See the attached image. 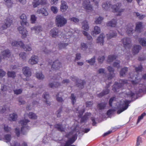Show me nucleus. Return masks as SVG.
<instances>
[{"instance_id": "nucleus-1", "label": "nucleus", "mask_w": 146, "mask_h": 146, "mask_svg": "<svg viewBox=\"0 0 146 146\" xmlns=\"http://www.w3.org/2000/svg\"><path fill=\"white\" fill-rule=\"evenodd\" d=\"M55 23L57 26L62 27L67 23V20L63 16L58 15L56 17Z\"/></svg>"}, {"instance_id": "nucleus-2", "label": "nucleus", "mask_w": 146, "mask_h": 146, "mask_svg": "<svg viewBox=\"0 0 146 146\" xmlns=\"http://www.w3.org/2000/svg\"><path fill=\"white\" fill-rule=\"evenodd\" d=\"M121 3H118L115 5H112L111 6V8L113 12H117L119 13L117 15H120L121 13L124 11V9L121 8Z\"/></svg>"}, {"instance_id": "nucleus-3", "label": "nucleus", "mask_w": 146, "mask_h": 146, "mask_svg": "<svg viewBox=\"0 0 146 146\" xmlns=\"http://www.w3.org/2000/svg\"><path fill=\"white\" fill-rule=\"evenodd\" d=\"M29 121L28 120L25 119L21 120L19 122V123L22 126L21 128V131L24 134H25V132L27 131L29 129V127L26 126L27 123Z\"/></svg>"}, {"instance_id": "nucleus-4", "label": "nucleus", "mask_w": 146, "mask_h": 146, "mask_svg": "<svg viewBox=\"0 0 146 146\" xmlns=\"http://www.w3.org/2000/svg\"><path fill=\"white\" fill-rule=\"evenodd\" d=\"M130 102L127 100L123 101L122 104L119 105V109L117 111V113L119 114L127 109L128 107V104Z\"/></svg>"}, {"instance_id": "nucleus-5", "label": "nucleus", "mask_w": 146, "mask_h": 146, "mask_svg": "<svg viewBox=\"0 0 146 146\" xmlns=\"http://www.w3.org/2000/svg\"><path fill=\"white\" fill-rule=\"evenodd\" d=\"M38 57L36 56L33 55L28 61V63L31 65L37 64L38 62Z\"/></svg>"}, {"instance_id": "nucleus-6", "label": "nucleus", "mask_w": 146, "mask_h": 146, "mask_svg": "<svg viewBox=\"0 0 146 146\" xmlns=\"http://www.w3.org/2000/svg\"><path fill=\"white\" fill-rule=\"evenodd\" d=\"M46 4L45 0H33L32 5L33 7L36 8L40 5H44Z\"/></svg>"}, {"instance_id": "nucleus-7", "label": "nucleus", "mask_w": 146, "mask_h": 146, "mask_svg": "<svg viewBox=\"0 0 146 146\" xmlns=\"http://www.w3.org/2000/svg\"><path fill=\"white\" fill-rule=\"evenodd\" d=\"M121 42L123 43L125 48L127 47L129 48L130 47L131 40L130 38H124L121 40Z\"/></svg>"}, {"instance_id": "nucleus-8", "label": "nucleus", "mask_w": 146, "mask_h": 146, "mask_svg": "<svg viewBox=\"0 0 146 146\" xmlns=\"http://www.w3.org/2000/svg\"><path fill=\"white\" fill-rule=\"evenodd\" d=\"M23 26H21L19 27L18 28V30L19 33L21 34L22 37L24 38L27 36V31Z\"/></svg>"}, {"instance_id": "nucleus-9", "label": "nucleus", "mask_w": 146, "mask_h": 146, "mask_svg": "<svg viewBox=\"0 0 146 146\" xmlns=\"http://www.w3.org/2000/svg\"><path fill=\"white\" fill-rule=\"evenodd\" d=\"M13 23V18H8L5 20V24L2 25V28L4 29L10 27Z\"/></svg>"}, {"instance_id": "nucleus-10", "label": "nucleus", "mask_w": 146, "mask_h": 146, "mask_svg": "<svg viewBox=\"0 0 146 146\" xmlns=\"http://www.w3.org/2000/svg\"><path fill=\"white\" fill-rule=\"evenodd\" d=\"M60 32L58 29L55 28L50 31V35L52 37L56 38L58 36Z\"/></svg>"}, {"instance_id": "nucleus-11", "label": "nucleus", "mask_w": 146, "mask_h": 146, "mask_svg": "<svg viewBox=\"0 0 146 146\" xmlns=\"http://www.w3.org/2000/svg\"><path fill=\"white\" fill-rule=\"evenodd\" d=\"M62 66V64L58 60H56L54 62L52 66V69L57 70L59 69Z\"/></svg>"}, {"instance_id": "nucleus-12", "label": "nucleus", "mask_w": 146, "mask_h": 146, "mask_svg": "<svg viewBox=\"0 0 146 146\" xmlns=\"http://www.w3.org/2000/svg\"><path fill=\"white\" fill-rule=\"evenodd\" d=\"M22 71L23 74L27 77H30L31 75V70L28 67L26 66L23 67Z\"/></svg>"}, {"instance_id": "nucleus-13", "label": "nucleus", "mask_w": 146, "mask_h": 146, "mask_svg": "<svg viewBox=\"0 0 146 146\" xmlns=\"http://www.w3.org/2000/svg\"><path fill=\"white\" fill-rule=\"evenodd\" d=\"M10 55V52L9 50H6L3 51L1 54L0 55V62L3 59H5L7 57H8Z\"/></svg>"}, {"instance_id": "nucleus-14", "label": "nucleus", "mask_w": 146, "mask_h": 146, "mask_svg": "<svg viewBox=\"0 0 146 146\" xmlns=\"http://www.w3.org/2000/svg\"><path fill=\"white\" fill-rule=\"evenodd\" d=\"M20 18L21 20L20 21L21 26H27L28 25V23L27 21V17L24 14H22L20 16Z\"/></svg>"}, {"instance_id": "nucleus-15", "label": "nucleus", "mask_w": 146, "mask_h": 146, "mask_svg": "<svg viewBox=\"0 0 146 146\" xmlns=\"http://www.w3.org/2000/svg\"><path fill=\"white\" fill-rule=\"evenodd\" d=\"M102 6L103 10L108 11L110 10L112 6L110 2L106 1L103 3Z\"/></svg>"}, {"instance_id": "nucleus-16", "label": "nucleus", "mask_w": 146, "mask_h": 146, "mask_svg": "<svg viewBox=\"0 0 146 146\" xmlns=\"http://www.w3.org/2000/svg\"><path fill=\"white\" fill-rule=\"evenodd\" d=\"M107 69L110 72L109 74L108 77V79L110 80L115 76V74L113 73L114 70L110 66H108Z\"/></svg>"}, {"instance_id": "nucleus-17", "label": "nucleus", "mask_w": 146, "mask_h": 146, "mask_svg": "<svg viewBox=\"0 0 146 146\" xmlns=\"http://www.w3.org/2000/svg\"><path fill=\"white\" fill-rule=\"evenodd\" d=\"M42 28L40 26H35L31 27V30L32 32L34 31L35 33L38 34L42 31Z\"/></svg>"}, {"instance_id": "nucleus-18", "label": "nucleus", "mask_w": 146, "mask_h": 146, "mask_svg": "<svg viewBox=\"0 0 146 146\" xmlns=\"http://www.w3.org/2000/svg\"><path fill=\"white\" fill-rule=\"evenodd\" d=\"M36 13L38 14H41L43 16H47L48 15L47 10L44 8L38 9Z\"/></svg>"}, {"instance_id": "nucleus-19", "label": "nucleus", "mask_w": 146, "mask_h": 146, "mask_svg": "<svg viewBox=\"0 0 146 146\" xmlns=\"http://www.w3.org/2000/svg\"><path fill=\"white\" fill-rule=\"evenodd\" d=\"M105 36L103 34H100L96 40V42L100 45H103L104 43V38Z\"/></svg>"}, {"instance_id": "nucleus-20", "label": "nucleus", "mask_w": 146, "mask_h": 146, "mask_svg": "<svg viewBox=\"0 0 146 146\" xmlns=\"http://www.w3.org/2000/svg\"><path fill=\"white\" fill-rule=\"evenodd\" d=\"M101 32V29L100 27L97 26H96L94 27V30L91 32V34L94 36H95L96 35L99 34Z\"/></svg>"}, {"instance_id": "nucleus-21", "label": "nucleus", "mask_w": 146, "mask_h": 146, "mask_svg": "<svg viewBox=\"0 0 146 146\" xmlns=\"http://www.w3.org/2000/svg\"><path fill=\"white\" fill-rule=\"evenodd\" d=\"M141 49V46L139 45H135L132 49V52L134 54H137Z\"/></svg>"}, {"instance_id": "nucleus-22", "label": "nucleus", "mask_w": 146, "mask_h": 146, "mask_svg": "<svg viewBox=\"0 0 146 146\" xmlns=\"http://www.w3.org/2000/svg\"><path fill=\"white\" fill-rule=\"evenodd\" d=\"M75 137L73 136L71 138H70L68 141H67L64 145V146H75L74 145H71L75 141Z\"/></svg>"}, {"instance_id": "nucleus-23", "label": "nucleus", "mask_w": 146, "mask_h": 146, "mask_svg": "<svg viewBox=\"0 0 146 146\" xmlns=\"http://www.w3.org/2000/svg\"><path fill=\"white\" fill-rule=\"evenodd\" d=\"M61 4L60 7V9L62 11L65 12L68 9V7L66 5V3L64 1H61Z\"/></svg>"}, {"instance_id": "nucleus-24", "label": "nucleus", "mask_w": 146, "mask_h": 146, "mask_svg": "<svg viewBox=\"0 0 146 146\" xmlns=\"http://www.w3.org/2000/svg\"><path fill=\"white\" fill-rule=\"evenodd\" d=\"M82 28L84 30L88 31L89 29V27L88 22L86 21H83L82 23Z\"/></svg>"}, {"instance_id": "nucleus-25", "label": "nucleus", "mask_w": 146, "mask_h": 146, "mask_svg": "<svg viewBox=\"0 0 146 146\" xmlns=\"http://www.w3.org/2000/svg\"><path fill=\"white\" fill-rule=\"evenodd\" d=\"M116 20L113 19L111 21L108 22L107 23V25L108 26H110L112 27H114L116 26Z\"/></svg>"}, {"instance_id": "nucleus-26", "label": "nucleus", "mask_w": 146, "mask_h": 146, "mask_svg": "<svg viewBox=\"0 0 146 146\" xmlns=\"http://www.w3.org/2000/svg\"><path fill=\"white\" fill-rule=\"evenodd\" d=\"M17 115L15 113H13L10 114L9 119L11 121H15L17 120Z\"/></svg>"}, {"instance_id": "nucleus-27", "label": "nucleus", "mask_w": 146, "mask_h": 146, "mask_svg": "<svg viewBox=\"0 0 146 146\" xmlns=\"http://www.w3.org/2000/svg\"><path fill=\"white\" fill-rule=\"evenodd\" d=\"M60 86V84L56 82L50 83L48 84L49 87L52 88L58 87Z\"/></svg>"}, {"instance_id": "nucleus-28", "label": "nucleus", "mask_w": 146, "mask_h": 146, "mask_svg": "<svg viewBox=\"0 0 146 146\" xmlns=\"http://www.w3.org/2000/svg\"><path fill=\"white\" fill-rule=\"evenodd\" d=\"M122 85L123 84L120 83H115L113 86L112 90L114 92H117V89L121 88Z\"/></svg>"}, {"instance_id": "nucleus-29", "label": "nucleus", "mask_w": 146, "mask_h": 146, "mask_svg": "<svg viewBox=\"0 0 146 146\" xmlns=\"http://www.w3.org/2000/svg\"><path fill=\"white\" fill-rule=\"evenodd\" d=\"M117 35V33L115 32L111 31L109 34L107 35V38L108 40L114 37Z\"/></svg>"}, {"instance_id": "nucleus-30", "label": "nucleus", "mask_w": 146, "mask_h": 146, "mask_svg": "<svg viewBox=\"0 0 146 146\" xmlns=\"http://www.w3.org/2000/svg\"><path fill=\"white\" fill-rule=\"evenodd\" d=\"M44 101L45 102L46 104L47 105H50V102L48 100V99L49 98V96L47 93H45L44 95Z\"/></svg>"}, {"instance_id": "nucleus-31", "label": "nucleus", "mask_w": 146, "mask_h": 146, "mask_svg": "<svg viewBox=\"0 0 146 146\" xmlns=\"http://www.w3.org/2000/svg\"><path fill=\"white\" fill-rule=\"evenodd\" d=\"M109 92V90L108 89H105L102 93H101L99 94H98V96L99 97H101L104 95L108 94Z\"/></svg>"}, {"instance_id": "nucleus-32", "label": "nucleus", "mask_w": 146, "mask_h": 146, "mask_svg": "<svg viewBox=\"0 0 146 146\" xmlns=\"http://www.w3.org/2000/svg\"><path fill=\"white\" fill-rule=\"evenodd\" d=\"M83 7L88 12L92 11L93 9L92 6L90 3L86 6L85 5Z\"/></svg>"}, {"instance_id": "nucleus-33", "label": "nucleus", "mask_w": 146, "mask_h": 146, "mask_svg": "<svg viewBox=\"0 0 146 146\" xmlns=\"http://www.w3.org/2000/svg\"><path fill=\"white\" fill-rule=\"evenodd\" d=\"M127 71V68H122L120 72V75L121 76H123L125 75Z\"/></svg>"}, {"instance_id": "nucleus-34", "label": "nucleus", "mask_w": 146, "mask_h": 146, "mask_svg": "<svg viewBox=\"0 0 146 146\" xmlns=\"http://www.w3.org/2000/svg\"><path fill=\"white\" fill-rule=\"evenodd\" d=\"M4 1L5 2L6 5L8 7H11L12 6L13 4L12 0H4Z\"/></svg>"}, {"instance_id": "nucleus-35", "label": "nucleus", "mask_w": 146, "mask_h": 146, "mask_svg": "<svg viewBox=\"0 0 146 146\" xmlns=\"http://www.w3.org/2000/svg\"><path fill=\"white\" fill-rule=\"evenodd\" d=\"M20 58H21L23 61L26 60L27 58V55L24 52H22L19 54Z\"/></svg>"}, {"instance_id": "nucleus-36", "label": "nucleus", "mask_w": 146, "mask_h": 146, "mask_svg": "<svg viewBox=\"0 0 146 146\" xmlns=\"http://www.w3.org/2000/svg\"><path fill=\"white\" fill-rule=\"evenodd\" d=\"M96 57L94 56L91 59L86 60V62L90 65H93L95 62Z\"/></svg>"}, {"instance_id": "nucleus-37", "label": "nucleus", "mask_w": 146, "mask_h": 146, "mask_svg": "<svg viewBox=\"0 0 146 146\" xmlns=\"http://www.w3.org/2000/svg\"><path fill=\"white\" fill-rule=\"evenodd\" d=\"M54 127L59 131L62 132L64 131V128L62 127V125L60 124H56L54 125Z\"/></svg>"}, {"instance_id": "nucleus-38", "label": "nucleus", "mask_w": 146, "mask_h": 146, "mask_svg": "<svg viewBox=\"0 0 146 146\" xmlns=\"http://www.w3.org/2000/svg\"><path fill=\"white\" fill-rule=\"evenodd\" d=\"M54 127L59 131L62 132L64 131V128L62 127V125L60 124H56L54 125Z\"/></svg>"}, {"instance_id": "nucleus-39", "label": "nucleus", "mask_w": 146, "mask_h": 146, "mask_svg": "<svg viewBox=\"0 0 146 146\" xmlns=\"http://www.w3.org/2000/svg\"><path fill=\"white\" fill-rule=\"evenodd\" d=\"M116 58V56L115 55H110L108 57L107 60L108 62L110 63L112 62Z\"/></svg>"}, {"instance_id": "nucleus-40", "label": "nucleus", "mask_w": 146, "mask_h": 146, "mask_svg": "<svg viewBox=\"0 0 146 146\" xmlns=\"http://www.w3.org/2000/svg\"><path fill=\"white\" fill-rule=\"evenodd\" d=\"M103 19V18L102 17H99L98 18H96L95 21V23L96 24H100Z\"/></svg>"}, {"instance_id": "nucleus-41", "label": "nucleus", "mask_w": 146, "mask_h": 146, "mask_svg": "<svg viewBox=\"0 0 146 146\" xmlns=\"http://www.w3.org/2000/svg\"><path fill=\"white\" fill-rule=\"evenodd\" d=\"M36 77L39 80H42L44 78V76L41 72H37L36 74Z\"/></svg>"}, {"instance_id": "nucleus-42", "label": "nucleus", "mask_w": 146, "mask_h": 146, "mask_svg": "<svg viewBox=\"0 0 146 146\" xmlns=\"http://www.w3.org/2000/svg\"><path fill=\"white\" fill-rule=\"evenodd\" d=\"M7 75L8 77L13 78H14L16 76L15 73L14 72L8 71Z\"/></svg>"}, {"instance_id": "nucleus-43", "label": "nucleus", "mask_w": 146, "mask_h": 146, "mask_svg": "<svg viewBox=\"0 0 146 146\" xmlns=\"http://www.w3.org/2000/svg\"><path fill=\"white\" fill-rule=\"evenodd\" d=\"M71 36L72 35H71L70 32H69L66 33L65 35H63L62 37L64 39L66 38V41H69V38H70Z\"/></svg>"}, {"instance_id": "nucleus-44", "label": "nucleus", "mask_w": 146, "mask_h": 146, "mask_svg": "<svg viewBox=\"0 0 146 146\" xmlns=\"http://www.w3.org/2000/svg\"><path fill=\"white\" fill-rule=\"evenodd\" d=\"M88 48L87 44L83 42H82L80 44V48L83 50H86Z\"/></svg>"}, {"instance_id": "nucleus-45", "label": "nucleus", "mask_w": 146, "mask_h": 146, "mask_svg": "<svg viewBox=\"0 0 146 146\" xmlns=\"http://www.w3.org/2000/svg\"><path fill=\"white\" fill-rule=\"evenodd\" d=\"M23 49L26 51H30L32 50L31 45V44H29L26 45V46H24L23 47Z\"/></svg>"}, {"instance_id": "nucleus-46", "label": "nucleus", "mask_w": 146, "mask_h": 146, "mask_svg": "<svg viewBox=\"0 0 146 146\" xmlns=\"http://www.w3.org/2000/svg\"><path fill=\"white\" fill-rule=\"evenodd\" d=\"M142 26V23L140 22L136 24V30L138 31H140V30L141 29Z\"/></svg>"}, {"instance_id": "nucleus-47", "label": "nucleus", "mask_w": 146, "mask_h": 146, "mask_svg": "<svg viewBox=\"0 0 146 146\" xmlns=\"http://www.w3.org/2000/svg\"><path fill=\"white\" fill-rule=\"evenodd\" d=\"M28 116L30 118L32 119H36L37 117L36 115L32 112H30L29 113Z\"/></svg>"}, {"instance_id": "nucleus-48", "label": "nucleus", "mask_w": 146, "mask_h": 146, "mask_svg": "<svg viewBox=\"0 0 146 146\" xmlns=\"http://www.w3.org/2000/svg\"><path fill=\"white\" fill-rule=\"evenodd\" d=\"M11 138V135L9 134L5 135L4 136V139L7 142H9L10 141Z\"/></svg>"}, {"instance_id": "nucleus-49", "label": "nucleus", "mask_w": 146, "mask_h": 146, "mask_svg": "<svg viewBox=\"0 0 146 146\" xmlns=\"http://www.w3.org/2000/svg\"><path fill=\"white\" fill-rule=\"evenodd\" d=\"M22 91L23 90L21 89H15L13 90L14 94L17 95L21 94L22 93Z\"/></svg>"}, {"instance_id": "nucleus-50", "label": "nucleus", "mask_w": 146, "mask_h": 146, "mask_svg": "<svg viewBox=\"0 0 146 146\" xmlns=\"http://www.w3.org/2000/svg\"><path fill=\"white\" fill-rule=\"evenodd\" d=\"M140 44L143 46H146V39L144 38L139 39Z\"/></svg>"}, {"instance_id": "nucleus-51", "label": "nucleus", "mask_w": 146, "mask_h": 146, "mask_svg": "<svg viewBox=\"0 0 146 146\" xmlns=\"http://www.w3.org/2000/svg\"><path fill=\"white\" fill-rule=\"evenodd\" d=\"M7 87L4 84H2L1 86V90L3 92H5L7 91Z\"/></svg>"}, {"instance_id": "nucleus-52", "label": "nucleus", "mask_w": 146, "mask_h": 146, "mask_svg": "<svg viewBox=\"0 0 146 146\" xmlns=\"http://www.w3.org/2000/svg\"><path fill=\"white\" fill-rule=\"evenodd\" d=\"M71 21H72L75 23H78L79 21V20L78 19L75 17H73L69 19Z\"/></svg>"}, {"instance_id": "nucleus-53", "label": "nucleus", "mask_w": 146, "mask_h": 146, "mask_svg": "<svg viewBox=\"0 0 146 146\" xmlns=\"http://www.w3.org/2000/svg\"><path fill=\"white\" fill-rule=\"evenodd\" d=\"M79 81L80 82V83H76V85L80 88H83V85L85 84V82L83 81L79 80Z\"/></svg>"}, {"instance_id": "nucleus-54", "label": "nucleus", "mask_w": 146, "mask_h": 146, "mask_svg": "<svg viewBox=\"0 0 146 146\" xmlns=\"http://www.w3.org/2000/svg\"><path fill=\"white\" fill-rule=\"evenodd\" d=\"M125 137V134L123 133L122 134L120 135L118 137V140L120 141L123 140Z\"/></svg>"}, {"instance_id": "nucleus-55", "label": "nucleus", "mask_w": 146, "mask_h": 146, "mask_svg": "<svg viewBox=\"0 0 146 146\" xmlns=\"http://www.w3.org/2000/svg\"><path fill=\"white\" fill-rule=\"evenodd\" d=\"M105 59V57L104 56H99L98 58V61L99 63L101 64L103 63Z\"/></svg>"}, {"instance_id": "nucleus-56", "label": "nucleus", "mask_w": 146, "mask_h": 146, "mask_svg": "<svg viewBox=\"0 0 146 146\" xmlns=\"http://www.w3.org/2000/svg\"><path fill=\"white\" fill-rule=\"evenodd\" d=\"M68 44V43H60L59 44V47L60 49L64 48Z\"/></svg>"}, {"instance_id": "nucleus-57", "label": "nucleus", "mask_w": 146, "mask_h": 146, "mask_svg": "<svg viewBox=\"0 0 146 146\" xmlns=\"http://www.w3.org/2000/svg\"><path fill=\"white\" fill-rule=\"evenodd\" d=\"M51 9L54 13H56L58 11V9L57 7L55 6H52L51 7Z\"/></svg>"}, {"instance_id": "nucleus-58", "label": "nucleus", "mask_w": 146, "mask_h": 146, "mask_svg": "<svg viewBox=\"0 0 146 146\" xmlns=\"http://www.w3.org/2000/svg\"><path fill=\"white\" fill-rule=\"evenodd\" d=\"M145 115L146 113H143L140 116H139L138 118V120L137 122V124L140 121L143 119V117L145 116Z\"/></svg>"}, {"instance_id": "nucleus-59", "label": "nucleus", "mask_w": 146, "mask_h": 146, "mask_svg": "<svg viewBox=\"0 0 146 146\" xmlns=\"http://www.w3.org/2000/svg\"><path fill=\"white\" fill-rule=\"evenodd\" d=\"M106 106V104L105 103H101L98 105V107L100 109H104Z\"/></svg>"}, {"instance_id": "nucleus-60", "label": "nucleus", "mask_w": 146, "mask_h": 146, "mask_svg": "<svg viewBox=\"0 0 146 146\" xmlns=\"http://www.w3.org/2000/svg\"><path fill=\"white\" fill-rule=\"evenodd\" d=\"M90 3L89 0H83L82 3L83 7H84L85 5H87L90 4Z\"/></svg>"}, {"instance_id": "nucleus-61", "label": "nucleus", "mask_w": 146, "mask_h": 146, "mask_svg": "<svg viewBox=\"0 0 146 146\" xmlns=\"http://www.w3.org/2000/svg\"><path fill=\"white\" fill-rule=\"evenodd\" d=\"M135 14L140 19H143L145 17V15H140L138 13H135Z\"/></svg>"}, {"instance_id": "nucleus-62", "label": "nucleus", "mask_w": 146, "mask_h": 146, "mask_svg": "<svg viewBox=\"0 0 146 146\" xmlns=\"http://www.w3.org/2000/svg\"><path fill=\"white\" fill-rule=\"evenodd\" d=\"M120 62L119 61H116L114 62L113 64V66L114 67H116L117 68H119Z\"/></svg>"}, {"instance_id": "nucleus-63", "label": "nucleus", "mask_w": 146, "mask_h": 146, "mask_svg": "<svg viewBox=\"0 0 146 146\" xmlns=\"http://www.w3.org/2000/svg\"><path fill=\"white\" fill-rule=\"evenodd\" d=\"M142 142L141 141V138L139 137H138L137 139V143L136 146H139L141 143Z\"/></svg>"}, {"instance_id": "nucleus-64", "label": "nucleus", "mask_w": 146, "mask_h": 146, "mask_svg": "<svg viewBox=\"0 0 146 146\" xmlns=\"http://www.w3.org/2000/svg\"><path fill=\"white\" fill-rule=\"evenodd\" d=\"M142 67L141 65L139 66L138 67H136L135 68L136 71L138 73L141 72L142 71Z\"/></svg>"}]
</instances>
